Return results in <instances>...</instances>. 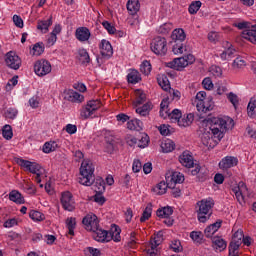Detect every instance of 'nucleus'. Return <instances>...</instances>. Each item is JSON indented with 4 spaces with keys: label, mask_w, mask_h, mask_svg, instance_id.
<instances>
[{
    "label": "nucleus",
    "mask_w": 256,
    "mask_h": 256,
    "mask_svg": "<svg viewBox=\"0 0 256 256\" xmlns=\"http://www.w3.org/2000/svg\"><path fill=\"white\" fill-rule=\"evenodd\" d=\"M203 105L206 113L207 111H213V98H208L206 102L203 101Z\"/></svg>",
    "instance_id": "nucleus-62"
},
{
    "label": "nucleus",
    "mask_w": 256,
    "mask_h": 256,
    "mask_svg": "<svg viewBox=\"0 0 256 256\" xmlns=\"http://www.w3.org/2000/svg\"><path fill=\"white\" fill-rule=\"evenodd\" d=\"M191 175H198L197 180L200 181V183H203L209 179V171L199 165H196L195 169L191 170Z\"/></svg>",
    "instance_id": "nucleus-14"
},
{
    "label": "nucleus",
    "mask_w": 256,
    "mask_h": 256,
    "mask_svg": "<svg viewBox=\"0 0 256 256\" xmlns=\"http://www.w3.org/2000/svg\"><path fill=\"white\" fill-rule=\"evenodd\" d=\"M161 149L163 153H171V151L175 150V142L171 139L164 140L161 143Z\"/></svg>",
    "instance_id": "nucleus-34"
},
{
    "label": "nucleus",
    "mask_w": 256,
    "mask_h": 256,
    "mask_svg": "<svg viewBox=\"0 0 256 256\" xmlns=\"http://www.w3.org/2000/svg\"><path fill=\"white\" fill-rule=\"evenodd\" d=\"M203 232L201 231H192L190 233V238L194 243H198V245H201L203 243Z\"/></svg>",
    "instance_id": "nucleus-41"
},
{
    "label": "nucleus",
    "mask_w": 256,
    "mask_h": 256,
    "mask_svg": "<svg viewBox=\"0 0 256 256\" xmlns=\"http://www.w3.org/2000/svg\"><path fill=\"white\" fill-rule=\"evenodd\" d=\"M255 109H256V100L255 98H251L247 106L248 117H255Z\"/></svg>",
    "instance_id": "nucleus-44"
},
{
    "label": "nucleus",
    "mask_w": 256,
    "mask_h": 256,
    "mask_svg": "<svg viewBox=\"0 0 256 256\" xmlns=\"http://www.w3.org/2000/svg\"><path fill=\"white\" fill-rule=\"evenodd\" d=\"M2 136L7 141L13 139V128H11V125L6 124V125L3 126V128H2Z\"/></svg>",
    "instance_id": "nucleus-39"
},
{
    "label": "nucleus",
    "mask_w": 256,
    "mask_h": 256,
    "mask_svg": "<svg viewBox=\"0 0 256 256\" xmlns=\"http://www.w3.org/2000/svg\"><path fill=\"white\" fill-rule=\"evenodd\" d=\"M246 62L243 60V58L241 56H238L232 63V67L234 69H243V67H245Z\"/></svg>",
    "instance_id": "nucleus-52"
},
{
    "label": "nucleus",
    "mask_w": 256,
    "mask_h": 256,
    "mask_svg": "<svg viewBox=\"0 0 256 256\" xmlns=\"http://www.w3.org/2000/svg\"><path fill=\"white\" fill-rule=\"evenodd\" d=\"M243 242L242 241H235V240H232L228 246V251H229V254L232 255V254H239V248L241 247V244Z\"/></svg>",
    "instance_id": "nucleus-37"
},
{
    "label": "nucleus",
    "mask_w": 256,
    "mask_h": 256,
    "mask_svg": "<svg viewBox=\"0 0 256 256\" xmlns=\"http://www.w3.org/2000/svg\"><path fill=\"white\" fill-rule=\"evenodd\" d=\"M201 5H202L201 1H193L188 8L190 15H195V13H197V11L201 9Z\"/></svg>",
    "instance_id": "nucleus-48"
},
{
    "label": "nucleus",
    "mask_w": 256,
    "mask_h": 256,
    "mask_svg": "<svg viewBox=\"0 0 256 256\" xmlns=\"http://www.w3.org/2000/svg\"><path fill=\"white\" fill-rule=\"evenodd\" d=\"M161 243H163V232L159 231L151 243L152 249H157Z\"/></svg>",
    "instance_id": "nucleus-50"
},
{
    "label": "nucleus",
    "mask_w": 256,
    "mask_h": 256,
    "mask_svg": "<svg viewBox=\"0 0 256 256\" xmlns=\"http://www.w3.org/2000/svg\"><path fill=\"white\" fill-rule=\"evenodd\" d=\"M202 85L206 91H211V89H213V81H211V78L209 77L204 78Z\"/></svg>",
    "instance_id": "nucleus-61"
},
{
    "label": "nucleus",
    "mask_w": 256,
    "mask_h": 256,
    "mask_svg": "<svg viewBox=\"0 0 256 256\" xmlns=\"http://www.w3.org/2000/svg\"><path fill=\"white\" fill-rule=\"evenodd\" d=\"M151 213H153V204L149 203L142 213L140 223H145V221H148V219L151 217Z\"/></svg>",
    "instance_id": "nucleus-38"
},
{
    "label": "nucleus",
    "mask_w": 256,
    "mask_h": 256,
    "mask_svg": "<svg viewBox=\"0 0 256 256\" xmlns=\"http://www.w3.org/2000/svg\"><path fill=\"white\" fill-rule=\"evenodd\" d=\"M76 39L81 42L89 41L91 37V31L87 27H80L76 30L75 33Z\"/></svg>",
    "instance_id": "nucleus-18"
},
{
    "label": "nucleus",
    "mask_w": 256,
    "mask_h": 256,
    "mask_svg": "<svg viewBox=\"0 0 256 256\" xmlns=\"http://www.w3.org/2000/svg\"><path fill=\"white\" fill-rule=\"evenodd\" d=\"M151 62L150 61H143L141 66H140V71L141 73H143L144 75H149V73H151Z\"/></svg>",
    "instance_id": "nucleus-51"
},
{
    "label": "nucleus",
    "mask_w": 256,
    "mask_h": 256,
    "mask_svg": "<svg viewBox=\"0 0 256 256\" xmlns=\"http://www.w3.org/2000/svg\"><path fill=\"white\" fill-rule=\"evenodd\" d=\"M104 29H106V31H108L109 35H114L115 34V26L111 25V23H109V21H104L102 23Z\"/></svg>",
    "instance_id": "nucleus-60"
},
{
    "label": "nucleus",
    "mask_w": 256,
    "mask_h": 256,
    "mask_svg": "<svg viewBox=\"0 0 256 256\" xmlns=\"http://www.w3.org/2000/svg\"><path fill=\"white\" fill-rule=\"evenodd\" d=\"M227 99L228 101H230V103H232L233 107L237 108V106L239 105V97L237 96V94L230 92L227 95Z\"/></svg>",
    "instance_id": "nucleus-54"
},
{
    "label": "nucleus",
    "mask_w": 256,
    "mask_h": 256,
    "mask_svg": "<svg viewBox=\"0 0 256 256\" xmlns=\"http://www.w3.org/2000/svg\"><path fill=\"white\" fill-rule=\"evenodd\" d=\"M29 217L30 219H32V221H43L45 220V214L36 211V210H31L29 213Z\"/></svg>",
    "instance_id": "nucleus-43"
},
{
    "label": "nucleus",
    "mask_w": 256,
    "mask_h": 256,
    "mask_svg": "<svg viewBox=\"0 0 256 256\" xmlns=\"http://www.w3.org/2000/svg\"><path fill=\"white\" fill-rule=\"evenodd\" d=\"M57 149V142H46L43 145V153H53Z\"/></svg>",
    "instance_id": "nucleus-47"
},
{
    "label": "nucleus",
    "mask_w": 256,
    "mask_h": 256,
    "mask_svg": "<svg viewBox=\"0 0 256 256\" xmlns=\"http://www.w3.org/2000/svg\"><path fill=\"white\" fill-rule=\"evenodd\" d=\"M34 72L38 77H45L51 73V63L47 60H38L34 64Z\"/></svg>",
    "instance_id": "nucleus-8"
},
{
    "label": "nucleus",
    "mask_w": 256,
    "mask_h": 256,
    "mask_svg": "<svg viewBox=\"0 0 256 256\" xmlns=\"http://www.w3.org/2000/svg\"><path fill=\"white\" fill-rule=\"evenodd\" d=\"M64 99H67V101H71L72 103H82L85 97L80 93L75 92L74 90H68L65 94Z\"/></svg>",
    "instance_id": "nucleus-20"
},
{
    "label": "nucleus",
    "mask_w": 256,
    "mask_h": 256,
    "mask_svg": "<svg viewBox=\"0 0 256 256\" xmlns=\"http://www.w3.org/2000/svg\"><path fill=\"white\" fill-rule=\"evenodd\" d=\"M99 109H101V101L90 100L87 102L86 107L81 109L80 117L82 119H89V117Z\"/></svg>",
    "instance_id": "nucleus-6"
},
{
    "label": "nucleus",
    "mask_w": 256,
    "mask_h": 256,
    "mask_svg": "<svg viewBox=\"0 0 256 256\" xmlns=\"http://www.w3.org/2000/svg\"><path fill=\"white\" fill-rule=\"evenodd\" d=\"M165 109H169V102L163 99L160 104V117H162V119L169 117V119H171L176 123L179 121V119H181V116H182L181 110L174 109L172 112L166 111L165 113H163Z\"/></svg>",
    "instance_id": "nucleus-5"
},
{
    "label": "nucleus",
    "mask_w": 256,
    "mask_h": 256,
    "mask_svg": "<svg viewBox=\"0 0 256 256\" xmlns=\"http://www.w3.org/2000/svg\"><path fill=\"white\" fill-rule=\"evenodd\" d=\"M176 65H177L178 71H180V69H185V67L188 66L185 56L176 58Z\"/></svg>",
    "instance_id": "nucleus-58"
},
{
    "label": "nucleus",
    "mask_w": 256,
    "mask_h": 256,
    "mask_svg": "<svg viewBox=\"0 0 256 256\" xmlns=\"http://www.w3.org/2000/svg\"><path fill=\"white\" fill-rule=\"evenodd\" d=\"M242 38L256 45V24L251 29L243 30Z\"/></svg>",
    "instance_id": "nucleus-23"
},
{
    "label": "nucleus",
    "mask_w": 256,
    "mask_h": 256,
    "mask_svg": "<svg viewBox=\"0 0 256 256\" xmlns=\"http://www.w3.org/2000/svg\"><path fill=\"white\" fill-rule=\"evenodd\" d=\"M179 161L181 165L184 167H187L188 169H191L193 165H195V162H193V156L191 155V152L189 151H184L180 156H179Z\"/></svg>",
    "instance_id": "nucleus-17"
},
{
    "label": "nucleus",
    "mask_w": 256,
    "mask_h": 256,
    "mask_svg": "<svg viewBox=\"0 0 256 256\" xmlns=\"http://www.w3.org/2000/svg\"><path fill=\"white\" fill-rule=\"evenodd\" d=\"M143 165L141 164V160H134L133 166H132V171L134 173H139L141 171Z\"/></svg>",
    "instance_id": "nucleus-63"
},
{
    "label": "nucleus",
    "mask_w": 256,
    "mask_h": 256,
    "mask_svg": "<svg viewBox=\"0 0 256 256\" xmlns=\"http://www.w3.org/2000/svg\"><path fill=\"white\" fill-rule=\"evenodd\" d=\"M158 85H160L163 91H169V89H171V83H169L167 76L158 78Z\"/></svg>",
    "instance_id": "nucleus-46"
},
{
    "label": "nucleus",
    "mask_w": 256,
    "mask_h": 256,
    "mask_svg": "<svg viewBox=\"0 0 256 256\" xmlns=\"http://www.w3.org/2000/svg\"><path fill=\"white\" fill-rule=\"evenodd\" d=\"M166 181L172 183V185H177V183H183L185 181V176L180 172H172L166 175Z\"/></svg>",
    "instance_id": "nucleus-22"
},
{
    "label": "nucleus",
    "mask_w": 256,
    "mask_h": 256,
    "mask_svg": "<svg viewBox=\"0 0 256 256\" xmlns=\"http://www.w3.org/2000/svg\"><path fill=\"white\" fill-rule=\"evenodd\" d=\"M111 237L112 240L116 243H119V241H121V228H119V226L114 224V230L112 228Z\"/></svg>",
    "instance_id": "nucleus-45"
},
{
    "label": "nucleus",
    "mask_w": 256,
    "mask_h": 256,
    "mask_svg": "<svg viewBox=\"0 0 256 256\" xmlns=\"http://www.w3.org/2000/svg\"><path fill=\"white\" fill-rule=\"evenodd\" d=\"M223 223V220H217L215 223L210 224L205 230H204V234L207 238L209 237H213V235H215V233H217V231H219V229H221V225Z\"/></svg>",
    "instance_id": "nucleus-19"
},
{
    "label": "nucleus",
    "mask_w": 256,
    "mask_h": 256,
    "mask_svg": "<svg viewBox=\"0 0 256 256\" xmlns=\"http://www.w3.org/2000/svg\"><path fill=\"white\" fill-rule=\"evenodd\" d=\"M100 53L102 59H111L113 57V46H111V42L107 40H102L100 44Z\"/></svg>",
    "instance_id": "nucleus-13"
},
{
    "label": "nucleus",
    "mask_w": 256,
    "mask_h": 256,
    "mask_svg": "<svg viewBox=\"0 0 256 256\" xmlns=\"http://www.w3.org/2000/svg\"><path fill=\"white\" fill-rule=\"evenodd\" d=\"M82 223L86 227L87 231L93 232L99 227V218L97 215L90 213L83 218Z\"/></svg>",
    "instance_id": "nucleus-10"
},
{
    "label": "nucleus",
    "mask_w": 256,
    "mask_h": 256,
    "mask_svg": "<svg viewBox=\"0 0 256 256\" xmlns=\"http://www.w3.org/2000/svg\"><path fill=\"white\" fill-rule=\"evenodd\" d=\"M66 225L69 235H75V226L77 225L75 218H68L66 220Z\"/></svg>",
    "instance_id": "nucleus-42"
},
{
    "label": "nucleus",
    "mask_w": 256,
    "mask_h": 256,
    "mask_svg": "<svg viewBox=\"0 0 256 256\" xmlns=\"http://www.w3.org/2000/svg\"><path fill=\"white\" fill-rule=\"evenodd\" d=\"M233 193L235 194V197L238 201V203H245V191H247V186L245 185V183L240 182L239 185L237 187H234L232 189Z\"/></svg>",
    "instance_id": "nucleus-15"
},
{
    "label": "nucleus",
    "mask_w": 256,
    "mask_h": 256,
    "mask_svg": "<svg viewBox=\"0 0 256 256\" xmlns=\"http://www.w3.org/2000/svg\"><path fill=\"white\" fill-rule=\"evenodd\" d=\"M211 125L209 127V131L214 135V139L221 141L223 137H225V133H227V120L223 118H211Z\"/></svg>",
    "instance_id": "nucleus-4"
},
{
    "label": "nucleus",
    "mask_w": 256,
    "mask_h": 256,
    "mask_svg": "<svg viewBox=\"0 0 256 256\" xmlns=\"http://www.w3.org/2000/svg\"><path fill=\"white\" fill-rule=\"evenodd\" d=\"M151 49L156 55L167 54V39L165 37L158 36L154 38L151 43Z\"/></svg>",
    "instance_id": "nucleus-7"
},
{
    "label": "nucleus",
    "mask_w": 256,
    "mask_h": 256,
    "mask_svg": "<svg viewBox=\"0 0 256 256\" xmlns=\"http://www.w3.org/2000/svg\"><path fill=\"white\" fill-rule=\"evenodd\" d=\"M213 138H215V135H213V132L210 131H204V133L201 136V141L205 147H211V142L213 141Z\"/></svg>",
    "instance_id": "nucleus-32"
},
{
    "label": "nucleus",
    "mask_w": 256,
    "mask_h": 256,
    "mask_svg": "<svg viewBox=\"0 0 256 256\" xmlns=\"http://www.w3.org/2000/svg\"><path fill=\"white\" fill-rule=\"evenodd\" d=\"M32 51L33 55H36L37 57H39V55H43V53H45V44H43V42H37L34 44Z\"/></svg>",
    "instance_id": "nucleus-40"
},
{
    "label": "nucleus",
    "mask_w": 256,
    "mask_h": 256,
    "mask_svg": "<svg viewBox=\"0 0 256 256\" xmlns=\"http://www.w3.org/2000/svg\"><path fill=\"white\" fill-rule=\"evenodd\" d=\"M136 99L133 102V107L136 108V113L141 117H147L153 110V103L147 102V94L143 90L135 91ZM145 103V104H143ZM139 105H143L139 107Z\"/></svg>",
    "instance_id": "nucleus-2"
},
{
    "label": "nucleus",
    "mask_w": 256,
    "mask_h": 256,
    "mask_svg": "<svg viewBox=\"0 0 256 256\" xmlns=\"http://www.w3.org/2000/svg\"><path fill=\"white\" fill-rule=\"evenodd\" d=\"M95 167L93 163L84 160L80 167V177L78 182L80 185H85L86 187H91L94 183L95 193H103L105 191V180L103 178H97L95 180Z\"/></svg>",
    "instance_id": "nucleus-1"
},
{
    "label": "nucleus",
    "mask_w": 256,
    "mask_h": 256,
    "mask_svg": "<svg viewBox=\"0 0 256 256\" xmlns=\"http://www.w3.org/2000/svg\"><path fill=\"white\" fill-rule=\"evenodd\" d=\"M167 187H173V183L169 181H166V183L165 181H161L155 188H153V191L157 195H165V193H167Z\"/></svg>",
    "instance_id": "nucleus-25"
},
{
    "label": "nucleus",
    "mask_w": 256,
    "mask_h": 256,
    "mask_svg": "<svg viewBox=\"0 0 256 256\" xmlns=\"http://www.w3.org/2000/svg\"><path fill=\"white\" fill-rule=\"evenodd\" d=\"M199 209L197 210L198 221L200 223H207V220L211 217V209L215 207V201L212 198L202 199L197 202Z\"/></svg>",
    "instance_id": "nucleus-3"
},
{
    "label": "nucleus",
    "mask_w": 256,
    "mask_h": 256,
    "mask_svg": "<svg viewBox=\"0 0 256 256\" xmlns=\"http://www.w3.org/2000/svg\"><path fill=\"white\" fill-rule=\"evenodd\" d=\"M185 30L178 28L172 32L171 38L174 43H183L186 39Z\"/></svg>",
    "instance_id": "nucleus-26"
},
{
    "label": "nucleus",
    "mask_w": 256,
    "mask_h": 256,
    "mask_svg": "<svg viewBox=\"0 0 256 256\" xmlns=\"http://www.w3.org/2000/svg\"><path fill=\"white\" fill-rule=\"evenodd\" d=\"M17 115H19V110H17V108L10 107L4 109L3 117L5 119H11L13 121V119H17Z\"/></svg>",
    "instance_id": "nucleus-35"
},
{
    "label": "nucleus",
    "mask_w": 256,
    "mask_h": 256,
    "mask_svg": "<svg viewBox=\"0 0 256 256\" xmlns=\"http://www.w3.org/2000/svg\"><path fill=\"white\" fill-rule=\"evenodd\" d=\"M9 199H10V201H13L14 203H17V205H23L25 203V198L17 190H13V191L10 192Z\"/></svg>",
    "instance_id": "nucleus-29"
},
{
    "label": "nucleus",
    "mask_w": 256,
    "mask_h": 256,
    "mask_svg": "<svg viewBox=\"0 0 256 256\" xmlns=\"http://www.w3.org/2000/svg\"><path fill=\"white\" fill-rule=\"evenodd\" d=\"M126 7L130 15H137V12L141 9V4L139 3V0H129Z\"/></svg>",
    "instance_id": "nucleus-28"
},
{
    "label": "nucleus",
    "mask_w": 256,
    "mask_h": 256,
    "mask_svg": "<svg viewBox=\"0 0 256 256\" xmlns=\"http://www.w3.org/2000/svg\"><path fill=\"white\" fill-rule=\"evenodd\" d=\"M51 25H53V16H50L47 20H38L37 29L42 33H48Z\"/></svg>",
    "instance_id": "nucleus-24"
},
{
    "label": "nucleus",
    "mask_w": 256,
    "mask_h": 256,
    "mask_svg": "<svg viewBox=\"0 0 256 256\" xmlns=\"http://www.w3.org/2000/svg\"><path fill=\"white\" fill-rule=\"evenodd\" d=\"M30 173L37 175V173H41V165L36 162H31L30 168L28 169Z\"/></svg>",
    "instance_id": "nucleus-57"
},
{
    "label": "nucleus",
    "mask_w": 256,
    "mask_h": 256,
    "mask_svg": "<svg viewBox=\"0 0 256 256\" xmlns=\"http://www.w3.org/2000/svg\"><path fill=\"white\" fill-rule=\"evenodd\" d=\"M13 21H14V24L16 25V27L23 29V19L21 18V16L14 15Z\"/></svg>",
    "instance_id": "nucleus-64"
},
{
    "label": "nucleus",
    "mask_w": 256,
    "mask_h": 256,
    "mask_svg": "<svg viewBox=\"0 0 256 256\" xmlns=\"http://www.w3.org/2000/svg\"><path fill=\"white\" fill-rule=\"evenodd\" d=\"M127 81L128 83H132L133 85H135L136 83H139L141 81V75L137 70H132L127 75Z\"/></svg>",
    "instance_id": "nucleus-36"
},
{
    "label": "nucleus",
    "mask_w": 256,
    "mask_h": 256,
    "mask_svg": "<svg viewBox=\"0 0 256 256\" xmlns=\"http://www.w3.org/2000/svg\"><path fill=\"white\" fill-rule=\"evenodd\" d=\"M61 203L65 211H73L75 209V203L73 202V195L71 192L62 193Z\"/></svg>",
    "instance_id": "nucleus-12"
},
{
    "label": "nucleus",
    "mask_w": 256,
    "mask_h": 256,
    "mask_svg": "<svg viewBox=\"0 0 256 256\" xmlns=\"http://www.w3.org/2000/svg\"><path fill=\"white\" fill-rule=\"evenodd\" d=\"M212 247L216 249V251H225V249H227V242L221 237H214L212 238Z\"/></svg>",
    "instance_id": "nucleus-27"
},
{
    "label": "nucleus",
    "mask_w": 256,
    "mask_h": 256,
    "mask_svg": "<svg viewBox=\"0 0 256 256\" xmlns=\"http://www.w3.org/2000/svg\"><path fill=\"white\" fill-rule=\"evenodd\" d=\"M157 217H161L162 219H169L171 215H173V208L171 206H167L164 208H159L156 211Z\"/></svg>",
    "instance_id": "nucleus-31"
},
{
    "label": "nucleus",
    "mask_w": 256,
    "mask_h": 256,
    "mask_svg": "<svg viewBox=\"0 0 256 256\" xmlns=\"http://www.w3.org/2000/svg\"><path fill=\"white\" fill-rule=\"evenodd\" d=\"M127 127L130 131H143V122L139 119H132L127 122Z\"/></svg>",
    "instance_id": "nucleus-30"
},
{
    "label": "nucleus",
    "mask_w": 256,
    "mask_h": 256,
    "mask_svg": "<svg viewBox=\"0 0 256 256\" xmlns=\"http://www.w3.org/2000/svg\"><path fill=\"white\" fill-rule=\"evenodd\" d=\"M6 65L10 67V69H14L17 71L19 67H21V58H19L15 53L13 52H8L6 54Z\"/></svg>",
    "instance_id": "nucleus-11"
},
{
    "label": "nucleus",
    "mask_w": 256,
    "mask_h": 256,
    "mask_svg": "<svg viewBox=\"0 0 256 256\" xmlns=\"http://www.w3.org/2000/svg\"><path fill=\"white\" fill-rule=\"evenodd\" d=\"M16 163L20 167H23L24 169H26V171H29L32 162L28 161V160H25L23 158H16Z\"/></svg>",
    "instance_id": "nucleus-53"
},
{
    "label": "nucleus",
    "mask_w": 256,
    "mask_h": 256,
    "mask_svg": "<svg viewBox=\"0 0 256 256\" xmlns=\"http://www.w3.org/2000/svg\"><path fill=\"white\" fill-rule=\"evenodd\" d=\"M172 51L174 55H181L183 51H187V48L183 47V42H175Z\"/></svg>",
    "instance_id": "nucleus-49"
},
{
    "label": "nucleus",
    "mask_w": 256,
    "mask_h": 256,
    "mask_svg": "<svg viewBox=\"0 0 256 256\" xmlns=\"http://www.w3.org/2000/svg\"><path fill=\"white\" fill-rule=\"evenodd\" d=\"M78 55L80 57V61L82 65H89V63H91V57L89 56V52H87V49L85 48L79 49Z\"/></svg>",
    "instance_id": "nucleus-33"
},
{
    "label": "nucleus",
    "mask_w": 256,
    "mask_h": 256,
    "mask_svg": "<svg viewBox=\"0 0 256 256\" xmlns=\"http://www.w3.org/2000/svg\"><path fill=\"white\" fill-rule=\"evenodd\" d=\"M170 249L174 251V253H179L180 251H183V247H181V241L174 240L172 241V244L170 245Z\"/></svg>",
    "instance_id": "nucleus-56"
},
{
    "label": "nucleus",
    "mask_w": 256,
    "mask_h": 256,
    "mask_svg": "<svg viewBox=\"0 0 256 256\" xmlns=\"http://www.w3.org/2000/svg\"><path fill=\"white\" fill-rule=\"evenodd\" d=\"M94 201L95 203H98V205H103L107 199L104 198L103 192H96L94 195Z\"/></svg>",
    "instance_id": "nucleus-59"
},
{
    "label": "nucleus",
    "mask_w": 256,
    "mask_h": 256,
    "mask_svg": "<svg viewBox=\"0 0 256 256\" xmlns=\"http://www.w3.org/2000/svg\"><path fill=\"white\" fill-rule=\"evenodd\" d=\"M238 163L239 160H237L236 157L226 156L219 162V167L224 171H227V169H231V167H236Z\"/></svg>",
    "instance_id": "nucleus-16"
},
{
    "label": "nucleus",
    "mask_w": 256,
    "mask_h": 256,
    "mask_svg": "<svg viewBox=\"0 0 256 256\" xmlns=\"http://www.w3.org/2000/svg\"><path fill=\"white\" fill-rule=\"evenodd\" d=\"M105 142L107 153H113L117 149V145H119V139L115 138V136H105Z\"/></svg>",
    "instance_id": "nucleus-21"
},
{
    "label": "nucleus",
    "mask_w": 256,
    "mask_h": 256,
    "mask_svg": "<svg viewBox=\"0 0 256 256\" xmlns=\"http://www.w3.org/2000/svg\"><path fill=\"white\" fill-rule=\"evenodd\" d=\"M147 145H149V135L143 134L141 139L138 140V147H140V149H145Z\"/></svg>",
    "instance_id": "nucleus-55"
},
{
    "label": "nucleus",
    "mask_w": 256,
    "mask_h": 256,
    "mask_svg": "<svg viewBox=\"0 0 256 256\" xmlns=\"http://www.w3.org/2000/svg\"><path fill=\"white\" fill-rule=\"evenodd\" d=\"M92 237L95 241H98V243H109V241H113L111 232L104 230L101 227H98L92 231Z\"/></svg>",
    "instance_id": "nucleus-9"
}]
</instances>
